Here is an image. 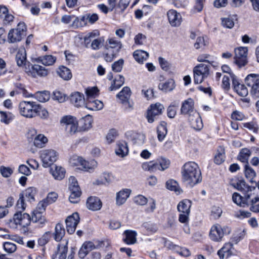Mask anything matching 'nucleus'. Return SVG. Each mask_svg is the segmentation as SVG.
<instances>
[{"label": "nucleus", "mask_w": 259, "mask_h": 259, "mask_svg": "<svg viewBox=\"0 0 259 259\" xmlns=\"http://www.w3.org/2000/svg\"><path fill=\"white\" fill-rule=\"evenodd\" d=\"M182 179L190 187L200 183L201 180V174L198 164L194 162L186 163L182 169Z\"/></svg>", "instance_id": "f257e3e1"}, {"label": "nucleus", "mask_w": 259, "mask_h": 259, "mask_svg": "<svg viewBox=\"0 0 259 259\" xmlns=\"http://www.w3.org/2000/svg\"><path fill=\"white\" fill-rule=\"evenodd\" d=\"M38 104L34 102L22 101L19 103V109L20 114L26 118L36 116Z\"/></svg>", "instance_id": "f03ea898"}, {"label": "nucleus", "mask_w": 259, "mask_h": 259, "mask_svg": "<svg viewBox=\"0 0 259 259\" xmlns=\"http://www.w3.org/2000/svg\"><path fill=\"white\" fill-rule=\"evenodd\" d=\"M100 35L99 32L97 30L88 33L84 37V42L87 48L91 47L93 50H98L104 42L103 37L95 38Z\"/></svg>", "instance_id": "7ed1b4c3"}, {"label": "nucleus", "mask_w": 259, "mask_h": 259, "mask_svg": "<svg viewBox=\"0 0 259 259\" xmlns=\"http://www.w3.org/2000/svg\"><path fill=\"white\" fill-rule=\"evenodd\" d=\"M231 232V229L228 226H221L219 224L213 225L209 232V237L211 240L215 242L222 241L224 235H229Z\"/></svg>", "instance_id": "20e7f679"}, {"label": "nucleus", "mask_w": 259, "mask_h": 259, "mask_svg": "<svg viewBox=\"0 0 259 259\" xmlns=\"http://www.w3.org/2000/svg\"><path fill=\"white\" fill-rule=\"evenodd\" d=\"M27 27L24 22H19L16 29L10 30L8 35V39L11 43H15L21 40L26 36Z\"/></svg>", "instance_id": "39448f33"}, {"label": "nucleus", "mask_w": 259, "mask_h": 259, "mask_svg": "<svg viewBox=\"0 0 259 259\" xmlns=\"http://www.w3.org/2000/svg\"><path fill=\"white\" fill-rule=\"evenodd\" d=\"M209 73V66L204 64H199L193 68L194 81L195 83H201L207 78Z\"/></svg>", "instance_id": "423d86ee"}, {"label": "nucleus", "mask_w": 259, "mask_h": 259, "mask_svg": "<svg viewBox=\"0 0 259 259\" xmlns=\"http://www.w3.org/2000/svg\"><path fill=\"white\" fill-rule=\"evenodd\" d=\"M58 156L57 152L52 149H45L40 152V157L45 167L52 165L57 160Z\"/></svg>", "instance_id": "0eeeda50"}, {"label": "nucleus", "mask_w": 259, "mask_h": 259, "mask_svg": "<svg viewBox=\"0 0 259 259\" xmlns=\"http://www.w3.org/2000/svg\"><path fill=\"white\" fill-rule=\"evenodd\" d=\"M245 83L251 88L250 94L254 98H259V75L250 74L245 78Z\"/></svg>", "instance_id": "6e6552de"}, {"label": "nucleus", "mask_w": 259, "mask_h": 259, "mask_svg": "<svg viewBox=\"0 0 259 259\" xmlns=\"http://www.w3.org/2000/svg\"><path fill=\"white\" fill-rule=\"evenodd\" d=\"M164 109L163 105L159 103L150 105L147 110V118L148 122L152 123L157 117L161 115Z\"/></svg>", "instance_id": "1a4fd4ad"}, {"label": "nucleus", "mask_w": 259, "mask_h": 259, "mask_svg": "<svg viewBox=\"0 0 259 259\" xmlns=\"http://www.w3.org/2000/svg\"><path fill=\"white\" fill-rule=\"evenodd\" d=\"M235 63L239 67L245 66L247 64V55L248 49L247 47H240L235 49Z\"/></svg>", "instance_id": "9d476101"}, {"label": "nucleus", "mask_w": 259, "mask_h": 259, "mask_svg": "<svg viewBox=\"0 0 259 259\" xmlns=\"http://www.w3.org/2000/svg\"><path fill=\"white\" fill-rule=\"evenodd\" d=\"M61 123L66 125V129L71 134H75L78 128V122L75 117L71 115L64 116L61 119Z\"/></svg>", "instance_id": "9b49d317"}, {"label": "nucleus", "mask_w": 259, "mask_h": 259, "mask_svg": "<svg viewBox=\"0 0 259 259\" xmlns=\"http://www.w3.org/2000/svg\"><path fill=\"white\" fill-rule=\"evenodd\" d=\"M79 220V214L78 212H74L67 217L65 220V223L67 232L69 234H72L75 232Z\"/></svg>", "instance_id": "f8f14e48"}, {"label": "nucleus", "mask_w": 259, "mask_h": 259, "mask_svg": "<svg viewBox=\"0 0 259 259\" xmlns=\"http://www.w3.org/2000/svg\"><path fill=\"white\" fill-rule=\"evenodd\" d=\"M243 196L240 195L239 193L235 192L232 195V200L237 205L241 207L248 206V201L250 197H252L253 193L249 194L243 193Z\"/></svg>", "instance_id": "ddd939ff"}, {"label": "nucleus", "mask_w": 259, "mask_h": 259, "mask_svg": "<svg viewBox=\"0 0 259 259\" xmlns=\"http://www.w3.org/2000/svg\"><path fill=\"white\" fill-rule=\"evenodd\" d=\"M194 102L191 98H189L183 102L181 108V113L187 115L188 117H191L197 112L194 110Z\"/></svg>", "instance_id": "4468645a"}, {"label": "nucleus", "mask_w": 259, "mask_h": 259, "mask_svg": "<svg viewBox=\"0 0 259 259\" xmlns=\"http://www.w3.org/2000/svg\"><path fill=\"white\" fill-rule=\"evenodd\" d=\"M13 220L16 225H19L22 227H26L30 224L31 218L27 213L16 212L13 217Z\"/></svg>", "instance_id": "2eb2a0df"}, {"label": "nucleus", "mask_w": 259, "mask_h": 259, "mask_svg": "<svg viewBox=\"0 0 259 259\" xmlns=\"http://www.w3.org/2000/svg\"><path fill=\"white\" fill-rule=\"evenodd\" d=\"M68 241L63 240L57 245V250L53 254L52 259H66L68 252Z\"/></svg>", "instance_id": "dca6fc26"}, {"label": "nucleus", "mask_w": 259, "mask_h": 259, "mask_svg": "<svg viewBox=\"0 0 259 259\" xmlns=\"http://www.w3.org/2000/svg\"><path fill=\"white\" fill-rule=\"evenodd\" d=\"M231 185L238 190L242 192V193L249 194L250 192L252 193V191L255 190V187H251L246 185L245 181L243 180H238L232 182Z\"/></svg>", "instance_id": "f3484780"}, {"label": "nucleus", "mask_w": 259, "mask_h": 259, "mask_svg": "<svg viewBox=\"0 0 259 259\" xmlns=\"http://www.w3.org/2000/svg\"><path fill=\"white\" fill-rule=\"evenodd\" d=\"M86 206L89 210L97 211L101 208L102 203L98 197L90 196L87 200Z\"/></svg>", "instance_id": "a211bd4d"}, {"label": "nucleus", "mask_w": 259, "mask_h": 259, "mask_svg": "<svg viewBox=\"0 0 259 259\" xmlns=\"http://www.w3.org/2000/svg\"><path fill=\"white\" fill-rule=\"evenodd\" d=\"M167 15L169 22L172 26L178 27L180 25L182 17L180 13L175 10H170L167 12Z\"/></svg>", "instance_id": "6ab92c4d"}, {"label": "nucleus", "mask_w": 259, "mask_h": 259, "mask_svg": "<svg viewBox=\"0 0 259 259\" xmlns=\"http://www.w3.org/2000/svg\"><path fill=\"white\" fill-rule=\"evenodd\" d=\"M232 84L235 92L241 97H245L248 95V92L247 89L244 84L238 82L236 78L235 75L232 76Z\"/></svg>", "instance_id": "aec40b11"}, {"label": "nucleus", "mask_w": 259, "mask_h": 259, "mask_svg": "<svg viewBox=\"0 0 259 259\" xmlns=\"http://www.w3.org/2000/svg\"><path fill=\"white\" fill-rule=\"evenodd\" d=\"M65 234V230L63 225L61 223H57L55 227L54 232L52 233V236L54 239L57 242L61 241V242L63 240H65L62 239Z\"/></svg>", "instance_id": "412c9836"}, {"label": "nucleus", "mask_w": 259, "mask_h": 259, "mask_svg": "<svg viewBox=\"0 0 259 259\" xmlns=\"http://www.w3.org/2000/svg\"><path fill=\"white\" fill-rule=\"evenodd\" d=\"M131 95V89L128 87H124L122 91H120L117 95V97L119 98L121 102L123 104L128 105L129 107V99Z\"/></svg>", "instance_id": "4be33fe9"}, {"label": "nucleus", "mask_w": 259, "mask_h": 259, "mask_svg": "<svg viewBox=\"0 0 259 259\" xmlns=\"http://www.w3.org/2000/svg\"><path fill=\"white\" fill-rule=\"evenodd\" d=\"M43 213L37 211V210H34L32 213L31 218V221L32 223H36L39 227H42L46 223L47 220Z\"/></svg>", "instance_id": "5701e85b"}, {"label": "nucleus", "mask_w": 259, "mask_h": 259, "mask_svg": "<svg viewBox=\"0 0 259 259\" xmlns=\"http://www.w3.org/2000/svg\"><path fill=\"white\" fill-rule=\"evenodd\" d=\"M50 173L55 179L61 180L65 177L66 171L62 167L54 165L50 168Z\"/></svg>", "instance_id": "b1692460"}, {"label": "nucleus", "mask_w": 259, "mask_h": 259, "mask_svg": "<svg viewBox=\"0 0 259 259\" xmlns=\"http://www.w3.org/2000/svg\"><path fill=\"white\" fill-rule=\"evenodd\" d=\"M131 192L130 189H125L117 193L116 197V204L121 205L124 204L130 196Z\"/></svg>", "instance_id": "393cba45"}, {"label": "nucleus", "mask_w": 259, "mask_h": 259, "mask_svg": "<svg viewBox=\"0 0 259 259\" xmlns=\"http://www.w3.org/2000/svg\"><path fill=\"white\" fill-rule=\"evenodd\" d=\"M85 107L91 110H101L104 106L102 101L98 100H90L84 102Z\"/></svg>", "instance_id": "a878e982"}, {"label": "nucleus", "mask_w": 259, "mask_h": 259, "mask_svg": "<svg viewBox=\"0 0 259 259\" xmlns=\"http://www.w3.org/2000/svg\"><path fill=\"white\" fill-rule=\"evenodd\" d=\"M233 248V244L231 242L226 243L224 246L218 251V254L220 259H224L225 256L229 257L232 254V249Z\"/></svg>", "instance_id": "bb28decb"}, {"label": "nucleus", "mask_w": 259, "mask_h": 259, "mask_svg": "<svg viewBox=\"0 0 259 259\" xmlns=\"http://www.w3.org/2000/svg\"><path fill=\"white\" fill-rule=\"evenodd\" d=\"M191 126L196 130H200L203 127L202 119L198 112L195 113L191 117H188Z\"/></svg>", "instance_id": "cd10ccee"}, {"label": "nucleus", "mask_w": 259, "mask_h": 259, "mask_svg": "<svg viewBox=\"0 0 259 259\" xmlns=\"http://www.w3.org/2000/svg\"><path fill=\"white\" fill-rule=\"evenodd\" d=\"M97 166V162L94 159L89 161L82 160V171L92 172Z\"/></svg>", "instance_id": "c85d7f7f"}, {"label": "nucleus", "mask_w": 259, "mask_h": 259, "mask_svg": "<svg viewBox=\"0 0 259 259\" xmlns=\"http://www.w3.org/2000/svg\"><path fill=\"white\" fill-rule=\"evenodd\" d=\"M117 155L121 157L126 156L128 153V149L127 143L125 142H119L117 144V148L115 150Z\"/></svg>", "instance_id": "c756f323"}, {"label": "nucleus", "mask_w": 259, "mask_h": 259, "mask_svg": "<svg viewBox=\"0 0 259 259\" xmlns=\"http://www.w3.org/2000/svg\"><path fill=\"white\" fill-rule=\"evenodd\" d=\"M191 206V201L188 199H184L179 203L177 209L180 213H190Z\"/></svg>", "instance_id": "7c9ffc66"}, {"label": "nucleus", "mask_w": 259, "mask_h": 259, "mask_svg": "<svg viewBox=\"0 0 259 259\" xmlns=\"http://www.w3.org/2000/svg\"><path fill=\"white\" fill-rule=\"evenodd\" d=\"M99 92V90L96 87H88L85 89L86 99L83 98L84 102L96 98L98 96Z\"/></svg>", "instance_id": "2f4dec72"}, {"label": "nucleus", "mask_w": 259, "mask_h": 259, "mask_svg": "<svg viewBox=\"0 0 259 259\" xmlns=\"http://www.w3.org/2000/svg\"><path fill=\"white\" fill-rule=\"evenodd\" d=\"M125 237L123 239L124 242L127 244H133L136 242L137 233L136 232L126 230L124 232Z\"/></svg>", "instance_id": "473e14b6"}, {"label": "nucleus", "mask_w": 259, "mask_h": 259, "mask_svg": "<svg viewBox=\"0 0 259 259\" xmlns=\"http://www.w3.org/2000/svg\"><path fill=\"white\" fill-rule=\"evenodd\" d=\"M248 206H250V210L254 212H259V197L253 193L252 197H250L248 201Z\"/></svg>", "instance_id": "72a5a7b5"}, {"label": "nucleus", "mask_w": 259, "mask_h": 259, "mask_svg": "<svg viewBox=\"0 0 259 259\" xmlns=\"http://www.w3.org/2000/svg\"><path fill=\"white\" fill-rule=\"evenodd\" d=\"M16 60L19 66L25 65L26 63V54L24 49L20 50L16 55Z\"/></svg>", "instance_id": "f704fd0d"}, {"label": "nucleus", "mask_w": 259, "mask_h": 259, "mask_svg": "<svg viewBox=\"0 0 259 259\" xmlns=\"http://www.w3.org/2000/svg\"><path fill=\"white\" fill-rule=\"evenodd\" d=\"M93 119L92 116L88 114L84 117H82V132L88 131L92 127Z\"/></svg>", "instance_id": "c9c22d12"}, {"label": "nucleus", "mask_w": 259, "mask_h": 259, "mask_svg": "<svg viewBox=\"0 0 259 259\" xmlns=\"http://www.w3.org/2000/svg\"><path fill=\"white\" fill-rule=\"evenodd\" d=\"M107 45L106 49L109 50L110 48L116 50V53H118L122 47V44L120 41L116 40L114 38H109L107 40Z\"/></svg>", "instance_id": "e433bc0d"}, {"label": "nucleus", "mask_w": 259, "mask_h": 259, "mask_svg": "<svg viewBox=\"0 0 259 259\" xmlns=\"http://www.w3.org/2000/svg\"><path fill=\"white\" fill-rule=\"evenodd\" d=\"M135 59L139 63H143L149 56L147 52L143 50H136L133 54Z\"/></svg>", "instance_id": "4c0bfd02"}, {"label": "nucleus", "mask_w": 259, "mask_h": 259, "mask_svg": "<svg viewBox=\"0 0 259 259\" xmlns=\"http://www.w3.org/2000/svg\"><path fill=\"white\" fill-rule=\"evenodd\" d=\"M157 137L159 141H162L165 137L167 130L166 124L165 122L161 123L157 128Z\"/></svg>", "instance_id": "58836bf2"}, {"label": "nucleus", "mask_w": 259, "mask_h": 259, "mask_svg": "<svg viewBox=\"0 0 259 259\" xmlns=\"http://www.w3.org/2000/svg\"><path fill=\"white\" fill-rule=\"evenodd\" d=\"M58 75L64 80H69L72 77L70 70L65 66H61L58 68L57 71Z\"/></svg>", "instance_id": "ea45409f"}, {"label": "nucleus", "mask_w": 259, "mask_h": 259, "mask_svg": "<svg viewBox=\"0 0 259 259\" xmlns=\"http://www.w3.org/2000/svg\"><path fill=\"white\" fill-rule=\"evenodd\" d=\"M166 187L167 189L174 191L178 194H180L182 192L178 182L172 179L169 180L166 182Z\"/></svg>", "instance_id": "a19ab883"}, {"label": "nucleus", "mask_w": 259, "mask_h": 259, "mask_svg": "<svg viewBox=\"0 0 259 259\" xmlns=\"http://www.w3.org/2000/svg\"><path fill=\"white\" fill-rule=\"evenodd\" d=\"M124 82V77L121 75H119L117 78L114 79L111 86L109 88L110 91L119 89Z\"/></svg>", "instance_id": "79ce46f5"}, {"label": "nucleus", "mask_w": 259, "mask_h": 259, "mask_svg": "<svg viewBox=\"0 0 259 259\" xmlns=\"http://www.w3.org/2000/svg\"><path fill=\"white\" fill-rule=\"evenodd\" d=\"M158 87L165 92L171 91L175 88V81L172 79H168L164 83H160Z\"/></svg>", "instance_id": "37998d69"}, {"label": "nucleus", "mask_w": 259, "mask_h": 259, "mask_svg": "<svg viewBox=\"0 0 259 259\" xmlns=\"http://www.w3.org/2000/svg\"><path fill=\"white\" fill-rule=\"evenodd\" d=\"M179 105V102L176 101L172 102L169 105L167 109V114L168 117L173 118L175 117Z\"/></svg>", "instance_id": "c03bdc74"}, {"label": "nucleus", "mask_w": 259, "mask_h": 259, "mask_svg": "<svg viewBox=\"0 0 259 259\" xmlns=\"http://www.w3.org/2000/svg\"><path fill=\"white\" fill-rule=\"evenodd\" d=\"M36 193V189L34 187H30L27 188L22 194H24L25 199L26 198L27 201L32 202L34 201V196Z\"/></svg>", "instance_id": "a18cd8bd"}, {"label": "nucleus", "mask_w": 259, "mask_h": 259, "mask_svg": "<svg viewBox=\"0 0 259 259\" xmlns=\"http://www.w3.org/2000/svg\"><path fill=\"white\" fill-rule=\"evenodd\" d=\"M225 157V149L223 147L220 146L218 149L214 161L217 164H221L224 161Z\"/></svg>", "instance_id": "49530a36"}, {"label": "nucleus", "mask_w": 259, "mask_h": 259, "mask_svg": "<svg viewBox=\"0 0 259 259\" xmlns=\"http://www.w3.org/2000/svg\"><path fill=\"white\" fill-rule=\"evenodd\" d=\"M70 101L74 106L79 107L80 106L81 95L78 92L72 93L70 96Z\"/></svg>", "instance_id": "de8ad7c7"}, {"label": "nucleus", "mask_w": 259, "mask_h": 259, "mask_svg": "<svg viewBox=\"0 0 259 259\" xmlns=\"http://www.w3.org/2000/svg\"><path fill=\"white\" fill-rule=\"evenodd\" d=\"M47 142V138L44 135L39 134L34 138L33 143L35 146L42 148Z\"/></svg>", "instance_id": "09e8293b"}, {"label": "nucleus", "mask_w": 259, "mask_h": 259, "mask_svg": "<svg viewBox=\"0 0 259 259\" xmlns=\"http://www.w3.org/2000/svg\"><path fill=\"white\" fill-rule=\"evenodd\" d=\"M35 97L39 102H45L50 99V94L49 92L46 91L38 92L35 94Z\"/></svg>", "instance_id": "8fccbe9b"}, {"label": "nucleus", "mask_w": 259, "mask_h": 259, "mask_svg": "<svg viewBox=\"0 0 259 259\" xmlns=\"http://www.w3.org/2000/svg\"><path fill=\"white\" fill-rule=\"evenodd\" d=\"M31 69L34 73H36L38 75L40 76H45L48 73L47 69L37 64L32 65Z\"/></svg>", "instance_id": "3c124183"}, {"label": "nucleus", "mask_w": 259, "mask_h": 259, "mask_svg": "<svg viewBox=\"0 0 259 259\" xmlns=\"http://www.w3.org/2000/svg\"><path fill=\"white\" fill-rule=\"evenodd\" d=\"M52 233L50 231L45 232L40 238L38 239L37 243L39 246H44L47 244L52 238Z\"/></svg>", "instance_id": "603ef678"}, {"label": "nucleus", "mask_w": 259, "mask_h": 259, "mask_svg": "<svg viewBox=\"0 0 259 259\" xmlns=\"http://www.w3.org/2000/svg\"><path fill=\"white\" fill-rule=\"evenodd\" d=\"M1 121L6 124H9L13 119L14 116L11 112L0 111Z\"/></svg>", "instance_id": "864d4df0"}, {"label": "nucleus", "mask_w": 259, "mask_h": 259, "mask_svg": "<svg viewBox=\"0 0 259 259\" xmlns=\"http://www.w3.org/2000/svg\"><path fill=\"white\" fill-rule=\"evenodd\" d=\"M25 199H24V194H20L19 198L17 201L16 208L17 210L16 212H22L25 209L26 205L25 203Z\"/></svg>", "instance_id": "5fc2aeb1"}, {"label": "nucleus", "mask_w": 259, "mask_h": 259, "mask_svg": "<svg viewBox=\"0 0 259 259\" xmlns=\"http://www.w3.org/2000/svg\"><path fill=\"white\" fill-rule=\"evenodd\" d=\"M38 60L40 61L44 65L50 66L54 64L56 61V58L52 55H46L42 58H39Z\"/></svg>", "instance_id": "6e6d98bb"}, {"label": "nucleus", "mask_w": 259, "mask_h": 259, "mask_svg": "<svg viewBox=\"0 0 259 259\" xmlns=\"http://www.w3.org/2000/svg\"><path fill=\"white\" fill-rule=\"evenodd\" d=\"M250 154L251 152L249 149L247 148L242 149L238 155V159L243 162L247 163Z\"/></svg>", "instance_id": "4d7b16f0"}, {"label": "nucleus", "mask_w": 259, "mask_h": 259, "mask_svg": "<svg viewBox=\"0 0 259 259\" xmlns=\"http://www.w3.org/2000/svg\"><path fill=\"white\" fill-rule=\"evenodd\" d=\"M71 192L70 195L69 197L70 202L72 203H76L80 200V196L81 192L79 190L70 191Z\"/></svg>", "instance_id": "13d9d810"}, {"label": "nucleus", "mask_w": 259, "mask_h": 259, "mask_svg": "<svg viewBox=\"0 0 259 259\" xmlns=\"http://www.w3.org/2000/svg\"><path fill=\"white\" fill-rule=\"evenodd\" d=\"M69 189L70 191L79 190L80 187L76 179L71 176L69 178Z\"/></svg>", "instance_id": "bf43d9fd"}, {"label": "nucleus", "mask_w": 259, "mask_h": 259, "mask_svg": "<svg viewBox=\"0 0 259 259\" xmlns=\"http://www.w3.org/2000/svg\"><path fill=\"white\" fill-rule=\"evenodd\" d=\"M99 19L97 14L94 13L93 14H87L82 17V22H89L91 24H93Z\"/></svg>", "instance_id": "052dcab7"}, {"label": "nucleus", "mask_w": 259, "mask_h": 259, "mask_svg": "<svg viewBox=\"0 0 259 259\" xmlns=\"http://www.w3.org/2000/svg\"><path fill=\"white\" fill-rule=\"evenodd\" d=\"M208 44V42L205 40L203 37H198L194 44V47L196 49H203Z\"/></svg>", "instance_id": "680f3d73"}, {"label": "nucleus", "mask_w": 259, "mask_h": 259, "mask_svg": "<svg viewBox=\"0 0 259 259\" xmlns=\"http://www.w3.org/2000/svg\"><path fill=\"white\" fill-rule=\"evenodd\" d=\"M234 19L232 17L222 18V24L226 28L231 29L234 26Z\"/></svg>", "instance_id": "e2e57ef3"}, {"label": "nucleus", "mask_w": 259, "mask_h": 259, "mask_svg": "<svg viewBox=\"0 0 259 259\" xmlns=\"http://www.w3.org/2000/svg\"><path fill=\"white\" fill-rule=\"evenodd\" d=\"M245 175L246 178L250 180L256 176L255 171L248 165V163L245 165Z\"/></svg>", "instance_id": "0e129e2a"}, {"label": "nucleus", "mask_w": 259, "mask_h": 259, "mask_svg": "<svg viewBox=\"0 0 259 259\" xmlns=\"http://www.w3.org/2000/svg\"><path fill=\"white\" fill-rule=\"evenodd\" d=\"M3 247L5 250L9 253L15 252L17 249L16 244L11 242H6L4 243Z\"/></svg>", "instance_id": "69168bd1"}, {"label": "nucleus", "mask_w": 259, "mask_h": 259, "mask_svg": "<svg viewBox=\"0 0 259 259\" xmlns=\"http://www.w3.org/2000/svg\"><path fill=\"white\" fill-rule=\"evenodd\" d=\"M53 99L58 101L59 103H63L65 101L66 96L64 93L59 91H55L53 92Z\"/></svg>", "instance_id": "338daca9"}, {"label": "nucleus", "mask_w": 259, "mask_h": 259, "mask_svg": "<svg viewBox=\"0 0 259 259\" xmlns=\"http://www.w3.org/2000/svg\"><path fill=\"white\" fill-rule=\"evenodd\" d=\"M94 248L95 246L93 242L91 241L85 242L82 245V253H84L86 255Z\"/></svg>", "instance_id": "774afa93"}]
</instances>
